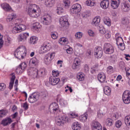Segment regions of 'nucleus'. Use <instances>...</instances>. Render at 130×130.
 Instances as JSON below:
<instances>
[{"instance_id": "nucleus-5", "label": "nucleus", "mask_w": 130, "mask_h": 130, "mask_svg": "<svg viewBox=\"0 0 130 130\" xmlns=\"http://www.w3.org/2000/svg\"><path fill=\"white\" fill-rule=\"evenodd\" d=\"M51 44L47 42H45L40 47L39 52L41 54L45 53L51 49Z\"/></svg>"}, {"instance_id": "nucleus-27", "label": "nucleus", "mask_w": 130, "mask_h": 130, "mask_svg": "<svg viewBox=\"0 0 130 130\" xmlns=\"http://www.w3.org/2000/svg\"><path fill=\"white\" fill-rule=\"evenodd\" d=\"M72 128L73 130H81V124L78 122H75L72 125Z\"/></svg>"}, {"instance_id": "nucleus-8", "label": "nucleus", "mask_w": 130, "mask_h": 130, "mask_svg": "<svg viewBox=\"0 0 130 130\" xmlns=\"http://www.w3.org/2000/svg\"><path fill=\"white\" fill-rule=\"evenodd\" d=\"M82 10V6L79 4H74L70 9V12L72 14H78Z\"/></svg>"}, {"instance_id": "nucleus-55", "label": "nucleus", "mask_w": 130, "mask_h": 130, "mask_svg": "<svg viewBox=\"0 0 130 130\" xmlns=\"http://www.w3.org/2000/svg\"><path fill=\"white\" fill-rule=\"evenodd\" d=\"M104 115H105V114L101 112V111L98 112V117L99 118H102Z\"/></svg>"}, {"instance_id": "nucleus-4", "label": "nucleus", "mask_w": 130, "mask_h": 130, "mask_svg": "<svg viewBox=\"0 0 130 130\" xmlns=\"http://www.w3.org/2000/svg\"><path fill=\"white\" fill-rule=\"evenodd\" d=\"M13 25L15 26L13 27L11 31L14 34L20 33L26 29V26L24 24H18V23L15 22Z\"/></svg>"}, {"instance_id": "nucleus-54", "label": "nucleus", "mask_w": 130, "mask_h": 130, "mask_svg": "<svg viewBox=\"0 0 130 130\" xmlns=\"http://www.w3.org/2000/svg\"><path fill=\"white\" fill-rule=\"evenodd\" d=\"M110 60L111 62H115V60H116V55H113L111 56Z\"/></svg>"}, {"instance_id": "nucleus-42", "label": "nucleus", "mask_w": 130, "mask_h": 130, "mask_svg": "<svg viewBox=\"0 0 130 130\" xmlns=\"http://www.w3.org/2000/svg\"><path fill=\"white\" fill-rule=\"evenodd\" d=\"M63 3L66 9H68V8H69L70 6H71V1L70 0H63Z\"/></svg>"}, {"instance_id": "nucleus-23", "label": "nucleus", "mask_w": 130, "mask_h": 130, "mask_svg": "<svg viewBox=\"0 0 130 130\" xmlns=\"http://www.w3.org/2000/svg\"><path fill=\"white\" fill-rule=\"evenodd\" d=\"M41 2L44 1L45 2V5L46 7H48L49 8H51L54 6V0H39Z\"/></svg>"}, {"instance_id": "nucleus-36", "label": "nucleus", "mask_w": 130, "mask_h": 130, "mask_svg": "<svg viewBox=\"0 0 130 130\" xmlns=\"http://www.w3.org/2000/svg\"><path fill=\"white\" fill-rule=\"evenodd\" d=\"M80 120L83 122H86L87 119H88V114L85 113L83 115H81L79 117Z\"/></svg>"}, {"instance_id": "nucleus-58", "label": "nucleus", "mask_w": 130, "mask_h": 130, "mask_svg": "<svg viewBox=\"0 0 130 130\" xmlns=\"http://www.w3.org/2000/svg\"><path fill=\"white\" fill-rule=\"evenodd\" d=\"M119 48L121 49V50H124L125 49V47L124 46V45L122 44V43H119L118 44Z\"/></svg>"}, {"instance_id": "nucleus-20", "label": "nucleus", "mask_w": 130, "mask_h": 130, "mask_svg": "<svg viewBox=\"0 0 130 130\" xmlns=\"http://www.w3.org/2000/svg\"><path fill=\"white\" fill-rule=\"evenodd\" d=\"M13 122V120L11 119L10 117L6 118L3 119L1 122V124L3 125V126H7V125H9V124H11Z\"/></svg>"}, {"instance_id": "nucleus-2", "label": "nucleus", "mask_w": 130, "mask_h": 130, "mask_svg": "<svg viewBox=\"0 0 130 130\" xmlns=\"http://www.w3.org/2000/svg\"><path fill=\"white\" fill-rule=\"evenodd\" d=\"M14 55L18 59H23L26 56V47L21 46L14 52Z\"/></svg>"}, {"instance_id": "nucleus-45", "label": "nucleus", "mask_w": 130, "mask_h": 130, "mask_svg": "<svg viewBox=\"0 0 130 130\" xmlns=\"http://www.w3.org/2000/svg\"><path fill=\"white\" fill-rule=\"evenodd\" d=\"M106 124L107 126H111L113 123L112 122V119L111 118L107 119L106 120Z\"/></svg>"}, {"instance_id": "nucleus-53", "label": "nucleus", "mask_w": 130, "mask_h": 130, "mask_svg": "<svg viewBox=\"0 0 130 130\" xmlns=\"http://www.w3.org/2000/svg\"><path fill=\"white\" fill-rule=\"evenodd\" d=\"M33 29H34L35 30H36L37 31H38V30L40 29V25H39V23L37 22L36 23V25H35L33 26Z\"/></svg>"}, {"instance_id": "nucleus-28", "label": "nucleus", "mask_w": 130, "mask_h": 130, "mask_svg": "<svg viewBox=\"0 0 130 130\" xmlns=\"http://www.w3.org/2000/svg\"><path fill=\"white\" fill-rule=\"evenodd\" d=\"M13 42V39L12 38L9 37L8 36H6L5 40V44L6 46H9V45H11L12 44V42Z\"/></svg>"}, {"instance_id": "nucleus-12", "label": "nucleus", "mask_w": 130, "mask_h": 130, "mask_svg": "<svg viewBox=\"0 0 130 130\" xmlns=\"http://www.w3.org/2000/svg\"><path fill=\"white\" fill-rule=\"evenodd\" d=\"M54 58V53L48 54L44 58V63L47 66H49L51 62V60Z\"/></svg>"}, {"instance_id": "nucleus-19", "label": "nucleus", "mask_w": 130, "mask_h": 130, "mask_svg": "<svg viewBox=\"0 0 130 130\" xmlns=\"http://www.w3.org/2000/svg\"><path fill=\"white\" fill-rule=\"evenodd\" d=\"M92 126L93 130H102V126L97 121H93L92 122Z\"/></svg>"}, {"instance_id": "nucleus-40", "label": "nucleus", "mask_w": 130, "mask_h": 130, "mask_svg": "<svg viewBox=\"0 0 130 130\" xmlns=\"http://www.w3.org/2000/svg\"><path fill=\"white\" fill-rule=\"evenodd\" d=\"M86 4L87 6L93 7L94 5H95V1L94 0H87Z\"/></svg>"}, {"instance_id": "nucleus-59", "label": "nucleus", "mask_w": 130, "mask_h": 130, "mask_svg": "<svg viewBox=\"0 0 130 130\" xmlns=\"http://www.w3.org/2000/svg\"><path fill=\"white\" fill-rule=\"evenodd\" d=\"M122 123H121V121L118 120L116 122L115 125L118 128H119L120 126H121Z\"/></svg>"}, {"instance_id": "nucleus-17", "label": "nucleus", "mask_w": 130, "mask_h": 130, "mask_svg": "<svg viewBox=\"0 0 130 130\" xmlns=\"http://www.w3.org/2000/svg\"><path fill=\"white\" fill-rule=\"evenodd\" d=\"M59 22L61 27H67V26H69L68 18H67L66 16L61 17L60 18Z\"/></svg>"}, {"instance_id": "nucleus-25", "label": "nucleus", "mask_w": 130, "mask_h": 130, "mask_svg": "<svg viewBox=\"0 0 130 130\" xmlns=\"http://www.w3.org/2000/svg\"><path fill=\"white\" fill-rule=\"evenodd\" d=\"M98 79L101 83H104L105 82V80H106V76H105V74L103 73H101L99 74L98 76Z\"/></svg>"}, {"instance_id": "nucleus-48", "label": "nucleus", "mask_w": 130, "mask_h": 130, "mask_svg": "<svg viewBox=\"0 0 130 130\" xmlns=\"http://www.w3.org/2000/svg\"><path fill=\"white\" fill-rule=\"evenodd\" d=\"M39 97H41V98H46V96H47V91H42L39 93Z\"/></svg>"}, {"instance_id": "nucleus-29", "label": "nucleus", "mask_w": 130, "mask_h": 130, "mask_svg": "<svg viewBox=\"0 0 130 130\" xmlns=\"http://www.w3.org/2000/svg\"><path fill=\"white\" fill-rule=\"evenodd\" d=\"M59 43L61 44V45H67L69 44V41H68V39L65 37L61 38L59 40Z\"/></svg>"}, {"instance_id": "nucleus-13", "label": "nucleus", "mask_w": 130, "mask_h": 130, "mask_svg": "<svg viewBox=\"0 0 130 130\" xmlns=\"http://www.w3.org/2000/svg\"><path fill=\"white\" fill-rule=\"evenodd\" d=\"M28 37H29L28 32H22L18 35L17 40L19 42H23L24 41H26Z\"/></svg>"}, {"instance_id": "nucleus-60", "label": "nucleus", "mask_w": 130, "mask_h": 130, "mask_svg": "<svg viewBox=\"0 0 130 130\" xmlns=\"http://www.w3.org/2000/svg\"><path fill=\"white\" fill-rule=\"evenodd\" d=\"M59 103L60 104H61V105H63V106L64 105H67V101L63 99H60L59 100Z\"/></svg>"}, {"instance_id": "nucleus-16", "label": "nucleus", "mask_w": 130, "mask_h": 130, "mask_svg": "<svg viewBox=\"0 0 130 130\" xmlns=\"http://www.w3.org/2000/svg\"><path fill=\"white\" fill-rule=\"evenodd\" d=\"M121 8L123 12H129L130 10V6L129 4H128V2L124 1L123 3H122Z\"/></svg>"}, {"instance_id": "nucleus-38", "label": "nucleus", "mask_w": 130, "mask_h": 130, "mask_svg": "<svg viewBox=\"0 0 130 130\" xmlns=\"http://www.w3.org/2000/svg\"><path fill=\"white\" fill-rule=\"evenodd\" d=\"M104 92L106 95H110L111 93V89L109 86H105L104 89Z\"/></svg>"}, {"instance_id": "nucleus-41", "label": "nucleus", "mask_w": 130, "mask_h": 130, "mask_svg": "<svg viewBox=\"0 0 130 130\" xmlns=\"http://www.w3.org/2000/svg\"><path fill=\"white\" fill-rule=\"evenodd\" d=\"M99 30L101 34H105L106 33V29H105V28L102 25L99 26Z\"/></svg>"}, {"instance_id": "nucleus-63", "label": "nucleus", "mask_w": 130, "mask_h": 130, "mask_svg": "<svg viewBox=\"0 0 130 130\" xmlns=\"http://www.w3.org/2000/svg\"><path fill=\"white\" fill-rule=\"evenodd\" d=\"M88 33L89 36H92V37L95 36V33L91 29L88 30Z\"/></svg>"}, {"instance_id": "nucleus-14", "label": "nucleus", "mask_w": 130, "mask_h": 130, "mask_svg": "<svg viewBox=\"0 0 130 130\" xmlns=\"http://www.w3.org/2000/svg\"><path fill=\"white\" fill-rule=\"evenodd\" d=\"M103 55L102 48L99 47L94 49V56L96 58H101Z\"/></svg>"}, {"instance_id": "nucleus-1", "label": "nucleus", "mask_w": 130, "mask_h": 130, "mask_svg": "<svg viewBox=\"0 0 130 130\" xmlns=\"http://www.w3.org/2000/svg\"><path fill=\"white\" fill-rule=\"evenodd\" d=\"M40 7L36 4H30L27 10V15L31 18H38L40 16Z\"/></svg>"}, {"instance_id": "nucleus-61", "label": "nucleus", "mask_w": 130, "mask_h": 130, "mask_svg": "<svg viewBox=\"0 0 130 130\" xmlns=\"http://www.w3.org/2000/svg\"><path fill=\"white\" fill-rule=\"evenodd\" d=\"M51 36L52 39H56L57 38V34L54 32L51 33Z\"/></svg>"}, {"instance_id": "nucleus-32", "label": "nucleus", "mask_w": 130, "mask_h": 130, "mask_svg": "<svg viewBox=\"0 0 130 130\" xmlns=\"http://www.w3.org/2000/svg\"><path fill=\"white\" fill-rule=\"evenodd\" d=\"M38 40V38L36 36H31L28 42L29 44H35Z\"/></svg>"}, {"instance_id": "nucleus-6", "label": "nucleus", "mask_w": 130, "mask_h": 130, "mask_svg": "<svg viewBox=\"0 0 130 130\" xmlns=\"http://www.w3.org/2000/svg\"><path fill=\"white\" fill-rule=\"evenodd\" d=\"M104 50L107 54H112L114 52V48L109 43H105L104 45Z\"/></svg>"}, {"instance_id": "nucleus-56", "label": "nucleus", "mask_w": 130, "mask_h": 130, "mask_svg": "<svg viewBox=\"0 0 130 130\" xmlns=\"http://www.w3.org/2000/svg\"><path fill=\"white\" fill-rule=\"evenodd\" d=\"M6 87V86L5 83H0V91H5Z\"/></svg>"}, {"instance_id": "nucleus-31", "label": "nucleus", "mask_w": 130, "mask_h": 130, "mask_svg": "<svg viewBox=\"0 0 130 130\" xmlns=\"http://www.w3.org/2000/svg\"><path fill=\"white\" fill-rule=\"evenodd\" d=\"M104 23L105 25L108 26V27L111 26V20H110V18L108 17H104Z\"/></svg>"}, {"instance_id": "nucleus-34", "label": "nucleus", "mask_w": 130, "mask_h": 130, "mask_svg": "<svg viewBox=\"0 0 130 130\" xmlns=\"http://www.w3.org/2000/svg\"><path fill=\"white\" fill-rule=\"evenodd\" d=\"M1 7L5 11H10L11 10V6L7 3H3L1 5Z\"/></svg>"}, {"instance_id": "nucleus-35", "label": "nucleus", "mask_w": 130, "mask_h": 130, "mask_svg": "<svg viewBox=\"0 0 130 130\" xmlns=\"http://www.w3.org/2000/svg\"><path fill=\"white\" fill-rule=\"evenodd\" d=\"M16 18V15L14 13H12L11 14H9L7 18L6 21L7 22H11V21H12L14 20V19Z\"/></svg>"}, {"instance_id": "nucleus-11", "label": "nucleus", "mask_w": 130, "mask_h": 130, "mask_svg": "<svg viewBox=\"0 0 130 130\" xmlns=\"http://www.w3.org/2000/svg\"><path fill=\"white\" fill-rule=\"evenodd\" d=\"M49 110L51 112H53V113H60L61 111L59 110L58 105L56 103H52L49 106Z\"/></svg>"}, {"instance_id": "nucleus-33", "label": "nucleus", "mask_w": 130, "mask_h": 130, "mask_svg": "<svg viewBox=\"0 0 130 130\" xmlns=\"http://www.w3.org/2000/svg\"><path fill=\"white\" fill-rule=\"evenodd\" d=\"M30 63H32L33 66H37L39 63V60L37 57H33L29 61Z\"/></svg>"}, {"instance_id": "nucleus-57", "label": "nucleus", "mask_w": 130, "mask_h": 130, "mask_svg": "<svg viewBox=\"0 0 130 130\" xmlns=\"http://www.w3.org/2000/svg\"><path fill=\"white\" fill-rule=\"evenodd\" d=\"M59 75V73H58V71H53L52 76L51 77H55V78H56V77H58Z\"/></svg>"}, {"instance_id": "nucleus-52", "label": "nucleus", "mask_w": 130, "mask_h": 130, "mask_svg": "<svg viewBox=\"0 0 130 130\" xmlns=\"http://www.w3.org/2000/svg\"><path fill=\"white\" fill-rule=\"evenodd\" d=\"M23 72H24V70L21 69V67H20V66H19L16 70V73L18 75H19V74H22Z\"/></svg>"}, {"instance_id": "nucleus-50", "label": "nucleus", "mask_w": 130, "mask_h": 130, "mask_svg": "<svg viewBox=\"0 0 130 130\" xmlns=\"http://www.w3.org/2000/svg\"><path fill=\"white\" fill-rule=\"evenodd\" d=\"M63 12V9L62 7H58L56 9V13H58V15H61Z\"/></svg>"}, {"instance_id": "nucleus-37", "label": "nucleus", "mask_w": 130, "mask_h": 130, "mask_svg": "<svg viewBox=\"0 0 130 130\" xmlns=\"http://www.w3.org/2000/svg\"><path fill=\"white\" fill-rule=\"evenodd\" d=\"M77 78L79 81H84L85 80V74L83 73H79L77 74Z\"/></svg>"}, {"instance_id": "nucleus-7", "label": "nucleus", "mask_w": 130, "mask_h": 130, "mask_svg": "<svg viewBox=\"0 0 130 130\" xmlns=\"http://www.w3.org/2000/svg\"><path fill=\"white\" fill-rule=\"evenodd\" d=\"M41 22L43 25H50L51 23V17L49 15H44L41 18Z\"/></svg>"}, {"instance_id": "nucleus-49", "label": "nucleus", "mask_w": 130, "mask_h": 130, "mask_svg": "<svg viewBox=\"0 0 130 130\" xmlns=\"http://www.w3.org/2000/svg\"><path fill=\"white\" fill-rule=\"evenodd\" d=\"M82 37H83V33H82V32H77L75 34V38H76V39H80L82 38Z\"/></svg>"}, {"instance_id": "nucleus-24", "label": "nucleus", "mask_w": 130, "mask_h": 130, "mask_svg": "<svg viewBox=\"0 0 130 130\" xmlns=\"http://www.w3.org/2000/svg\"><path fill=\"white\" fill-rule=\"evenodd\" d=\"M80 64H81V60L80 58L78 57L75 58L72 68L74 70H76V69H77V68H78Z\"/></svg>"}, {"instance_id": "nucleus-22", "label": "nucleus", "mask_w": 130, "mask_h": 130, "mask_svg": "<svg viewBox=\"0 0 130 130\" xmlns=\"http://www.w3.org/2000/svg\"><path fill=\"white\" fill-rule=\"evenodd\" d=\"M120 5V0H111V6L113 9H117Z\"/></svg>"}, {"instance_id": "nucleus-64", "label": "nucleus", "mask_w": 130, "mask_h": 130, "mask_svg": "<svg viewBox=\"0 0 130 130\" xmlns=\"http://www.w3.org/2000/svg\"><path fill=\"white\" fill-rule=\"evenodd\" d=\"M86 55L88 58H90V57H91V55H92V51H91V50H88Z\"/></svg>"}, {"instance_id": "nucleus-43", "label": "nucleus", "mask_w": 130, "mask_h": 130, "mask_svg": "<svg viewBox=\"0 0 130 130\" xmlns=\"http://www.w3.org/2000/svg\"><path fill=\"white\" fill-rule=\"evenodd\" d=\"M126 76L128 78V84L130 86V68L128 69H125Z\"/></svg>"}, {"instance_id": "nucleus-9", "label": "nucleus", "mask_w": 130, "mask_h": 130, "mask_svg": "<svg viewBox=\"0 0 130 130\" xmlns=\"http://www.w3.org/2000/svg\"><path fill=\"white\" fill-rule=\"evenodd\" d=\"M39 92H34L31 94L28 98V102L29 103H34L39 100Z\"/></svg>"}, {"instance_id": "nucleus-21", "label": "nucleus", "mask_w": 130, "mask_h": 130, "mask_svg": "<svg viewBox=\"0 0 130 130\" xmlns=\"http://www.w3.org/2000/svg\"><path fill=\"white\" fill-rule=\"evenodd\" d=\"M100 5L102 9L106 10V9L109 8V0H103L101 1Z\"/></svg>"}, {"instance_id": "nucleus-46", "label": "nucleus", "mask_w": 130, "mask_h": 130, "mask_svg": "<svg viewBox=\"0 0 130 130\" xmlns=\"http://www.w3.org/2000/svg\"><path fill=\"white\" fill-rule=\"evenodd\" d=\"M107 72L108 74H112L114 72V70L113 69V67L112 66H109L107 69Z\"/></svg>"}, {"instance_id": "nucleus-26", "label": "nucleus", "mask_w": 130, "mask_h": 130, "mask_svg": "<svg viewBox=\"0 0 130 130\" xmlns=\"http://www.w3.org/2000/svg\"><path fill=\"white\" fill-rule=\"evenodd\" d=\"M100 21H101V18L100 16H96L93 19L92 22V24L93 26H99Z\"/></svg>"}, {"instance_id": "nucleus-18", "label": "nucleus", "mask_w": 130, "mask_h": 130, "mask_svg": "<svg viewBox=\"0 0 130 130\" xmlns=\"http://www.w3.org/2000/svg\"><path fill=\"white\" fill-rule=\"evenodd\" d=\"M59 82V78H56L55 77H50L49 78V83L52 86H55V85H57Z\"/></svg>"}, {"instance_id": "nucleus-3", "label": "nucleus", "mask_w": 130, "mask_h": 130, "mask_svg": "<svg viewBox=\"0 0 130 130\" xmlns=\"http://www.w3.org/2000/svg\"><path fill=\"white\" fill-rule=\"evenodd\" d=\"M66 122H69V118L66 115H58L56 118V125L59 126H63V124Z\"/></svg>"}, {"instance_id": "nucleus-51", "label": "nucleus", "mask_w": 130, "mask_h": 130, "mask_svg": "<svg viewBox=\"0 0 130 130\" xmlns=\"http://www.w3.org/2000/svg\"><path fill=\"white\" fill-rule=\"evenodd\" d=\"M69 116L70 118H76V117H78V114L75 113H70Z\"/></svg>"}, {"instance_id": "nucleus-44", "label": "nucleus", "mask_w": 130, "mask_h": 130, "mask_svg": "<svg viewBox=\"0 0 130 130\" xmlns=\"http://www.w3.org/2000/svg\"><path fill=\"white\" fill-rule=\"evenodd\" d=\"M8 111L7 110H0V117H4V116H6Z\"/></svg>"}, {"instance_id": "nucleus-39", "label": "nucleus", "mask_w": 130, "mask_h": 130, "mask_svg": "<svg viewBox=\"0 0 130 130\" xmlns=\"http://www.w3.org/2000/svg\"><path fill=\"white\" fill-rule=\"evenodd\" d=\"M118 33L116 34V44L118 45L119 43L121 42V41H123L122 40V38L121 37H118Z\"/></svg>"}, {"instance_id": "nucleus-10", "label": "nucleus", "mask_w": 130, "mask_h": 130, "mask_svg": "<svg viewBox=\"0 0 130 130\" xmlns=\"http://www.w3.org/2000/svg\"><path fill=\"white\" fill-rule=\"evenodd\" d=\"M122 100L125 104H129L130 103V91L129 90H125L122 95Z\"/></svg>"}, {"instance_id": "nucleus-47", "label": "nucleus", "mask_w": 130, "mask_h": 130, "mask_svg": "<svg viewBox=\"0 0 130 130\" xmlns=\"http://www.w3.org/2000/svg\"><path fill=\"white\" fill-rule=\"evenodd\" d=\"M19 67L23 71H25V70H26V68H27V64L26 62H23L19 65Z\"/></svg>"}, {"instance_id": "nucleus-15", "label": "nucleus", "mask_w": 130, "mask_h": 130, "mask_svg": "<svg viewBox=\"0 0 130 130\" xmlns=\"http://www.w3.org/2000/svg\"><path fill=\"white\" fill-rule=\"evenodd\" d=\"M28 76H31L32 78H37L38 76V70L36 68H30L27 70Z\"/></svg>"}, {"instance_id": "nucleus-62", "label": "nucleus", "mask_w": 130, "mask_h": 130, "mask_svg": "<svg viewBox=\"0 0 130 130\" xmlns=\"http://www.w3.org/2000/svg\"><path fill=\"white\" fill-rule=\"evenodd\" d=\"M119 116V115L118 114V113H115L113 115V119L114 120H116L118 118V117Z\"/></svg>"}, {"instance_id": "nucleus-30", "label": "nucleus", "mask_w": 130, "mask_h": 130, "mask_svg": "<svg viewBox=\"0 0 130 130\" xmlns=\"http://www.w3.org/2000/svg\"><path fill=\"white\" fill-rule=\"evenodd\" d=\"M12 77L11 79V81L9 84V89H13V87L14 86V83L15 82V79H16V77L15 76V73H12Z\"/></svg>"}]
</instances>
